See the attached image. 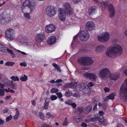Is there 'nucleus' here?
<instances>
[{"instance_id": "bf43d9fd", "label": "nucleus", "mask_w": 127, "mask_h": 127, "mask_svg": "<svg viewBox=\"0 0 127 127\" xmlns=\"http://www.w3.org/2000/svg\"><path fill=\"white\" fill-rule=\"evenodd\" d=\"M62 80L61 79H58L56 80L55 81V83H60L62 82Z\"/></svg>"}, {"instance_id": "680f3d73", "label": "nucleus", "mask_w": 127, "mask_h": 127, "mask_svg": "<svg viewBox=\"0 0 127 127\" xmlns=\"http://www.w3.org/2000/svg\"><path fill=\"white\" fill-rule=\"evenodd\" d=\"M4 123V121L0 118V125L3 124Z\"/></svg>"}, {"instance_id": "2f4dec72", "label": "nucleus", "mask_w": 127, "mask_h": 127, "mask_svg": "<svg viewBox=\"0 0 127 127\" xmlns=\"http://www.w3.org/2000/svg\"><path fill=\"white\" fill-rule=\"evenodd\" d=\"M53 66L56 68L57 71L59 72H61V71L60 68L59 67L58 65L55 63L53 64Z\"/></svg>"}, {"instance_id": "2eb2a0df", "label": "nucleus", "mask_w": 127, "mask_h": 127, "mask_svg": "<svg viewBox=\"0 0 127 127\" xmlns=\"http://www.w3.org/2000/svg\"><path fill=\"white\" fill-rule=\"evenodd\" d=\"M83 76L86 78H88L91 80L94 81L96 77V75L95 74L91 73H84Z\"/></svg>"}, {"instance_id": "69168bd1", "label": "nucleus", "mask_w": 127, "mask_h": 127, "mask_svg": "<svg viewBox=\"0 0 127 127\" xmlns=\"http://www.w3.org/2000/svg\"><path fill=\"white\" fill-rule=\"evenodd\" d=\"M19 117V116H18L15 115L14 116L13 118L14 120H16L18 119Z\"/></svg>"}, {"instance_id": "7c9ffc66", "label": "nucleus", "mask_w": 127, "mask_h": 127, "mask_svg": "<svg viewBox=\"0 0 127 127\" xmlns=\"http://www.w3.org/2000/svg\"><path fill=\"white\" fill-rule=\"evenodd\" d=\"M72 94V92L71 91L68 90L66 91L64 95L66 96L69 97Z\"/></svg>"}, {"instance_id": "39448f33", "label": "nucleus", "mask_w": 127, "mask_h": 127, "mask_svg": "<svg viewBox=\"0 0 127 127\" xmlns=\"http://www.w3.org/2000/svg\"><path fill=\"white\" fill-rule=\"evenodd\" d=\"M101 6L103 8H105L107 7L109 13V16L111 18L113 17L115 14V10L114 7L112 4H108L107 2L102 1L101 3Z\"/></svg>"}, {"instance_id": "aec40b11", "label": "nucleus", "mask_w": 127, "mask_h": 127, "mask_svg": "<svg viewBox=\"0 0 127 127\" xmlns=\"http://www.w3.org/2000/svg\"><path fill=\"white\" fill-rule=\"evenodd\" d=\"M109 77L110 79L116 81L120 77V75L117 74L112 73L110 74Z\"/></svg>"}, {"instance_id": "cd10ccee", "label": "nucleus", "mask_w": 127, "mask_h": 127, "mask_svg": "<svg viewBox=\"0 0 127 127\" xmlns=\"http://www.w3.org/2000/svg\"><path fill=\"white\" fill-rule=\"evenodd\" d=\"M49 104V100L48 99H46L45 100L44 106V108L45 109H47L48 108Z\"/></svg>"}, {"instance_id": "c03bdc74", "label": "nucleus", "mask_w": 127, "mask_h": 127, "mask_svg": "<svg viewBox=\"0 0 127 127\" xmlns=\"http://www.w3.org/2000/svg\"><path fill=\"white\" fill-rule=\"evenodd\" d=\"M57 98V97L56 95H52L50 97L52 101L56 99Z\"/></svg>"}, {"instance_id": "774afa93", "label": "nucleus", "mask_w": 127, "mask_h": 127, "mask_svg": "<svg viewBox=\"0 0 127 127\" xmlns=\"http://www.w3.org/2000/svg\"><path fill=\"white\" fill-rule=\"evenodd\" d=\"M3 112L4 113H6L8 112V111L6 109H4L3 110Z\"/></svg>"}, {"instance_id": "c85d7f7f", "label": "nucleus", "mask_w": 127, "mask_h": 127, "mask_svg": "<svg viewBox=\"0 0 127 127\" xmlns=\"http://www.w3.org/2000/svg\"><path fill=\"white\" fill-rule=\"evenodd\" d=\"M104 36H103V35H98L97 36V39L100 42H105V40H104Z\"/></svg>"}, {"instance_id": "3c124183", "label": "nucleus", "mask_w": 127, "mask_h": 127, "mask_svg": "<svg viewBox=\"0 0 127 127\" xmlns=\"http://www.w3.org/2000/svg\"><path fill=\"white\" fill-rule=\"evenodd\" d=\"M79 36V33L76 34V35L74 36L73 37V42H75V40L77 39L78 36Z\"/></svg>"}, {"instance_id": "9b49d317", "label": "nucleus", "mask_w": 127, "mask_h": 127, "mask_svg": "<svg viewBox=\"0 0 127 127\" xmlns=\"http://www.w3.org/2000/svg\"><path fill=\"white\" fill-rule=\"evenodd\" d=\"M110 73V72L108 69L105 68L102 69L100 71L99 75L101 78H105L106 76Z\"/></svg>"}, {"instance_id": "393cba45", "label": "nucleus", "mask_w": 127, "mask_h": 127, "mask_svg": "<svg viewBox=\"0 0 127 127\" xmlns=\"http://www.w3.org/2000/svg\"><path fill=\"white\" fill-rule=\"evenodd\" d=\"M73 119L75 122L77 123H79L81 122L82 120V117H78L77 116L74 117L73 118Z\"/></svg>"}, {"instance_id": "7ed1b4c3", "label": "nucleus", "mask_w": 127, "mask_h": 127, "mask_svg": "<svg viewBox=\"0 0 127 127\" xmlns=\"http://www.w3.org/2000/svg\"><path fill=\"white\" fill-rule=\"evenodd\" d=\"M77 62L79 64L84 66L90 65L94 62L92 59L88 57H81L79 58Z\"/></svg>"}, {"instance_id": "58836bf2", "label": "nucleus", "mask_w": 127, "mask_h": 127, "mask_svg": "<svg viewBox=\"0 0 127 127\" xmlns=\"http://www.w3.org/2000/svg\"><path fill=\"white\" fill-rule=\"evenodd\" d=\"M59 90L57 88H52L50 91V92L52 93H58Z\"/></svg>"}, {"instance_id": "603ef678", "label": "nucleus", "mask_w": 127, "mask_h": 127, "mask_svg": "<svg viewBox=\"0 0 127 127\" xmlns=\"http://www.w3.org/2000/svg\"><path fill=\"white\" fill-rule=\"evenodd\" d=\"M81 126L82 127H87L88 126L84 122L82 123Z\"/></svg>"}, {"instance_id": "6ab92c4d", "label": "nucleus", "mask_w": 127, "mask_h": 127, "mask_svg": "<svg viewBox=\"0 0 127 127\" xmlns=\"http://www.w3.org/2000/svg\"><path fill=\"white\" fill-rule=\"evenodd\" d=\"M56 38L54 36H52L48 38L47 39V43L50 45L54 44L56 41Z\"/></svg>"}, {"instance_id": "4be33fe9", "label": "nucleus", "mask_w": 127, "mask_h": 127, "mask_svg": "<svg viewBox=\"0 0 127 127\" xmlns=\"http://www.w3.org/2000/svg\"><path fill=\"white\" fill-rule=\"evenodd\" d=\"M98 114L100 115L98 116L99 119V122H103L104 120V119L103 115L104 114V113L102 111H99Z\"/></svg>"}, {"instance_id": "864d4df0", "label": "nucleus", "mask_w": 127, "mask_h": 127, "mask_svg": "<svg viewBox=\"0 0 127 127\" xmlns=\"http://www.w3.org/2000/svg\"><path fill=\"white\" fill-rule=\"evenodd\" d=\"M97 103H96L94 105V106L93 108V110L94 111L96 110L97 109Z\"/></svg>"}, {"instance_id": "4d7b16f0", "label": "nucleus", "mask_w": 127, "mask_h": 127, "mask_svg": "<svg viewBox=\"0 0 127 127\" xmlns=\"http://www.w3.org/2000/svg\"><path fill=\"white\" fill-rule=\"evenodd\" d=\"M104 90L105 93H106L107 92H109L110 90L109 88L107 87H105L104 88Z\"/></svg>"}, {"instance_id": "f03ea898", "label": "nucleus", "mask_w": 127, "mask_h": 127, "mask_svg": "<svg viewBox=\"0 0 127 127\" xmlns=\"http://www.w3.org/2000/svg\"><path fill=\"white\" fill-rule=\"evenodd\" d=\"M35 2L33 0H26L23 2L21 6V11L24 13V16L27 18L28 19L30 18L31 17L29 13H24L25 7L28 6L30 8L31 10L30 13H31L35 9Z\"/></svg>"}, {"instance_id": "e2e57ef3", "label": "nucleus", "mask_w": 127, "mask_h": 127, "mask_svg": "<svg viewBox=\"0 0 127 127\" xmlns=\"http://www.w3.org/2000/svg\"><path fill=\"white\" fill-rule=\"evenodd\" d=\"M10 89L9 88H8V89H4V90L7 93L10 92Z\"/></svg>"}, {"instance_id": "49530a36", "label": "nucleus", "mask_w": 127, "mask_h": 127, "mask_svg": "<svg viewBox=\"0 0 127 127\" xmlns=\"http://www.w3.org/2000/svg\"><path fill=\"white\" fill-rule=\"evenodd\" d=\"M56 95H57V97L59 98H61L63 97L62 94L61 92L57 93Z\"/></svg>"}, {"instance_id": "5fc2aeb1", "label": "nucleus", "mask_w": 127, "mask_h": 127, "mask_svg": "<svg viewBox=\"0 0 127 127\" xmlns=\"http://www.w3.org/2000/svg\"><path fill=\"white\" fill-rule=\"evenodd\" d=\"M20 64L21 66L24 67H26L27 66L26 63L25 62L21 63Z\"/></svg>"}, {"instance_id": "f704fd0d", "label": "nucleus", "mask_w": 127, "mask_h": 127, "mask_svg": "<svg viewBox=\"0 0 127 127\" xmlns=\"http://www.w3.org/2000/svg\"><path fill=\"white\" fill-rule=\"evenodd\" d=\"M10 78L14 81H19V78L17 76H12L10 77Z\"/></svg>"}, {"instance_id": "4c0bfd02", "label": "nucleus", "mask_w": 127, "mask_h": 127, "mask_svg": "<svg viewBox=\"0 0 127 127\" xmlns=\"http://www.w3.org/2000/svg\"><path fill=\"white\" fill-rule=\"evenodd\" d=\"M15 64V63L12 62H8L5 63V65L7 66H12Z\"/></svg>"}, {"instance_id": "a211bd4d", "label": "nucleus", "mask_w": 127, "mask_h": 127, "mask_svg": "<svg viewBox=\"0 0 127 127\" xmlns=\"http://www.w3.org/2000/svg\"><path fill=\"white\" fill-rule=\"evenodd\" d=\"M77 86V83L76 82H71L69 83H67L65 85V87L75 89Z\"/></svg>"}, {"instance_id": "423d86ee", "label": "nucleus", "mask_w": 127, "mask_h": 127, "mask_svg": "<svg viewBox=\"0 0 127 127\" xmlns=\"http://www.w3.org/2000/svg\"><path fill=\"white\" fill-rule=\"evenodd\" d=\"M57 10L54 6L50 5L48 6L46 9V14L49 17H52L57 14Z\"/></svg>"}, {"instance_id": "4468645a", "label": "nucleus", "mask_w": 127, "mask_h": 127, "mask_svg": "<svg viewBox=\"0 0 127 127\" xmlns=\"http://www.w3.org/2000/svg\"><path fill=\"white\" fill-rule=\"evenodd\" d=\"M60 12L59 14V18L62 21H64L66 19V15L64 9L63 8H59Z\"/></svg>"}, {"instance_id": "79ce46f5", "label": "nucleus", "mask_w": 127, "mask_h": 127, "mask_svg": "<svg viewBox=\"0 0 127 127\" xmlns=\"http://www.w3.org/2000/svg\"><path fill=\"white\" fill-rule=\"evenodd\" d=\"M46 115L47 116H49V117H48V119L52 118L53 119L54 118V116L52 114H51L49 112H48L46 114Z\"/></svg>"}, {"instance_id": "37998d69", "label": "nucleus", "mask_w": 127, "mask_h": 127, "mask_svg": "<svg viewBox=\"0 0 127 127\" xmlns=\"http://www.w3.org/2000/svg\"><path fill=\"white\" fill-rule=\"evenodd\" d=\"M12 116L11 115L8 116L6 118V122L9 121L12 119Z\"/></svg>"}, {"instance_id": "f3484780", "label": "nucleus", "mask_w": 127, "mask_h": 127, "mask_svg": "<svg viewBox=\"0 0 127 127\" xmlns=\"http://www.w3.org/2000/svg\"><path fill=\"white\" fill-rule=\"evenodd\" d=\"M97 7L95 6L90 7L88 9V13L89 15H91L96 13Z\"/></svg>"}, {"instance_id": "052dcab7", "label": "nucleus", "mask_w": 127, "mask_h": 127, "mask_svg": "<svg viewBox=\"0 0 127 127\" xmlns=\"http://www.w3.org/2000/svg\"><path fill=\"white\" fill-rule=\"evenodd\" d=\"M117 127H124L121 123H119L117 125Z\"/></svg>"}, {"instance_id": "412c9836", "label": "nucleus", "mask_w": 127, "mask_h": 127, "mask_svg": "<svg viewBox=\"0 0 127 127\" xmlns=\"http://www.w3.org/2000/svg\"><path fill=\"white\" fill-rule=\"evenodd\" d=\"M92 110V106L91 105H88L86 106L83 110V112L86 114L90 113Z\"/></svg>"}, {"instance_id": "13d9d810", "label": "nucleus", "mask_w": 127, "mask_h": 127, "mask_svg": "<svg viewBox=\"0 0 127 127\" xmlns=\"http://www.w3.org/2000/svg\"><path fill=\"white\" fill-rule=\"evenodd\" d=\"M32 41H30L29 40V41H28L27 43V44L30 46L32 45Z\"/></svg>"}, {"instance_id": "473e14b6", "label": "nucleus", "mask_w": 127, "mask_h": 127, "mask_svg": "<svg viewBox=\"0 0 127 127\" xmlns=\"http://www.w3.org/2000/svg\"><path fill=\"white\" fill-rule=\"evenodd\" d=\"M28 79V78L27 76L25 75H24L23 76H22L20 78V80L21 81L25 82L27 81Z\"/></svg>"}, {"instance_id": "6e6d98bb", "label": "nucleus", "mask_w": 127, "mask_h": 127, "mask_svg": "<svg viewBox=\"0 0 127 127\" xmlns=\"http://www.w3.org/2000/svg\"><path fill=\"white\" fill-rule=\"evenodd\" d=\"M71 105L72 106L73 108H75L76 107V105L75 103H72L71 104Z\"/></svg>"}, {"instance_id": "c9c22d12", "label": "nucleus", "mask_w": 127, "mask_h": 127, "mask_svg": "<svg viewBox=\"0 0 127 127\" xmlns=\"http://www.w3.org/2000/svg\"><path fill=\"white\" fill-rule=\"evenodd\" d=\"M39 116L40 118L43 121L45 120L44 115L42 112H40L39 113Z\"/></svg>"}, {"instance_id": "f8f14e48", "label": "nucleus", "mask_w": 127, "mask_h": 127, "mask_svg": "<svg viewBox=\"0 0 127 127\" xmlns=\"http://www.w3.org/2000/svg\"><path fill=\"white\" fill-rule=\"evenodd\" d=\"M0 23L2 24H5L7 22L10 21V18L7 15H4L3 14L0 16Z\"/></svg>"}, {"instance_id": "bb28decb", "label": "nucleus", "mask_w": 127, "mask_h": 127, "mask_svg": "<svg viewBox=\"0 0 127 127\" xmlns=\"http://www.w3.org/2000/svg\"><path fill=\"white\" fill-rule=\"evenodd\" d=\"M116 95V93H111L110 95L107 96L106 97L108 98V99H111L112 100L114 99V96Z\"/></svg>"}, {"instance_id": "9d476101", "label": "nucleus", "mask_w": 127, "mask_h": 127, "mask_svg": "<svg viewBox=\"0 0 127 127\" xmlns=\"http://www.w3.org/2000/svg\"><path fill=\"white\" fill-rule=\"evenodd\" d=\"M45 35L43 32H41L39 33H37L35 37L36 41L38 43H40L43 41L45 39Z\"/></svg>"}, {"instance_id": "72a5a7b5", "label": "nucleus", "mask_w": 127, "mask_h": 127, "mask_svg": "<svg viewBox=\"0 0 127 127\" xmlns=\"http://www.w3.org/2000/svg\"><path fill=\"white\" fill-rule=\"evenodd\" d=\"M8 52L11 55V57L13 58H14L16 57L14 53L12 50L8 49Z\"/></svg>"}, {"instance_id": "338daca9", "label": "nucleus", "mask_w": 127, "mask_h": 127, "mask_svg": "<svg viewBox=\"0 0 127 127\" xmlns=\"http://www.w3.org/2000/svg\"><path fill=\"white\" fill-rule=\"evenodd\" d=\"M4 86L5 85L4 84L0 83V87L1 88H3Z\"/></svg>"}, {"instance_id": "0e129e2a", "label": "nucleus", "mask_w": 127, "mask_h": 127, "mask_svg": "<svg viewBox=\"0 0 127 127\" xmlns=\"http://www.w3.org/2000/svg\"><path fill=\"white\" fill-rule=\"evenodd\" d=\"M32 104L34 106H35L36 105V103L34 100H33L32 102Z\"/></svg>"}, {"instance_id": "c756f323", "label": "nucleus", "mask_w": 127, "mask_h": 127, "mask_svg": "<svg viewBox=\"0 0 127 127\" xmlns=\"http://www.w3.org/2000/svg\"><path fill=\"white\" fill-rule=\"evenodd\" d=\"M0 49L1 51L3 53H6L7 52H8V49H7V48L5 47L4 46Z\"/></svg>"}, {"instance_id": "5701e85b", "label": "nucleus", "mask_w": 127, "mask_h": 127, "mask_svg": "<svg viewBox=\"0 0 127 127\" xmlns=\"http://www.w3.org/2000/svg\"><path fill=\"white\" fill-rule=\"evenodd\" d=\"M83 109V108L82 106L77 107L75 109V113L76 114H80L82 113Z\"/></svg>"}, {"instance_id": "8fccbe9b", "label": "nucleus", "mask_w": 127, "mask_h": 127, "mask_svg": "<svg viewBox=\"0 0 127 127\" xmlns=\"http://www.w3.org/2000/svg\"><path fill=\"white\" fill-rule=\"evenodd\" d=\"M4 94V92L3 90L1 89H0V95L3 96Z\"/></svg>"}, {"instance_id": "1a4fd4ad", "label": "nucleus", "mask_w": 127, "mask_h": 127, "mask_svg": "<svg viewBox=\"0 0 127 127\" xmlns=\"http://www.w3.org/2000/svg\"><path fill=\"white\" fill-rule=\"evenodd\" d=\"M5 35L10 40H12L15 38V32L13 29H9L6 30L5 32Z\"/></svg>"}, {"instance_id": "a878e982", "label": "nucleus", "mask_w": 127, "mask_h": 127, "mask_svg": "<svg viewBox=\"0 0 127 127\" xmlns=\"http://www.w3.org/2000/svg\"><path fill=\"white\" fill-rule=\"evenodd\" d=\"M102 35L104 37V40H105V42L107 41L109 39L110 35L108 33L105 32Z\"/></svg>"}, {"instance_id": "dca6fc26", "label": "nucleus", "mask_w": 127, "mask_h": 127, "mask_svg": "<svg viewBox=\"0 0 127 127\" xmlns=\"http://www.w3.org/2000/svg\"><path fill=\"white\" fill-rule=\"evenodd\" d=\"M95 27V23L92 21H90L88 22L86 24L85 28L87 30H92L94 29Z\"/></svg>"}, {"instance_id": "0eeeda50", "label": "nucleus", "mask_w": 127, "mask_h": 127, "mask_svg": "<svg viewBox=\"0 0 127 127\" xmlns=\"http://www.w3.org/2000/svg\"><path fill=\"white\" fill-rule=\"evenodd\" d=\"M79 34L80 39L83 41L87 40L90 37V34L86 31L82 30L79 33Z\"/></svg>"}, {"instance_id": "b1692460", "label": "nucleus", "mask_w": 127, "mask_h": 127, "mask_svg": "<svg viewBox=\"0 0 127 127\" xmlns=\"http://www.w3.org/2000/svg\"><path fill=\"white\" fill-rule=\"evenodd\" d=\"M105 48L104 46L102 45L98 46L96 49V51L97 52H101L103 51Z\"/></svg>"}, {"instance_id": "6e6552de", "label": "nucleus", "mask_w": 127, "mask_h": 127, "mask_svg": "<svg viewBox=\"0 0 127 127\" xmlns=\"http://www.w3.org/2000/svg\"><path fill=\"white\" fill-rule=\"evenodd\" d=\"M65 11L68 16L71 15L72 13V9L69 3L68 2L64 3L63 5Z\"/></svg>"}, {"instance_id": "a19ab883", "label": "nucleus", "mask_w": 127, "mask_h": 127, "mask_svg": "<svg viewBox=\"0 0 127 127\" xmlns=\"http://www.w3.org/2000/svg\"><path fill=\"white\" fill-rule=\"evenodd\" d=\"M10 85V88L13 89H16L17 88V86L15 84H13V83Z\"/></svg>"}, {"instance_id": "09e8293b", "label": "nucleus", "mask_w": 127, "mask_h": 127, "mask_svg": "<svg viewBox=\"0 0 127 127\" xmlns=\"http://www.w3.org/2000/svg\"><path fill=\"white\" fill-rule=\"evenodd\" d=\"M94 85V83L93 82H89L88 85V87H91L93 86Z\"/></svg>"}, {"instance_id": "de8ad7c7", "label": "nucleus", "mask_w": 127, "mask_h": 127, "mask_svg": "<svg viewBox=\"0 0 127 127\" xmlns=\"http://www.w3.org/2000/svg\"><path fill=\"white\" fill-rule=\"evenodd\" d=\"M13 83V81H8V82L6 83V84L8 86H9L10 87V85L12 84Z\"/></svg>"}, {"instance_id": "ea45409f", "label": "nucleus", "mask_w": 127, "mask_h": 127, "mask_svg": "<svg viewBox=\"0 0 127 127\" xmlns=\"http://www.w3.org/2000/svg\"><path fill=\"white\" fill-rule=\"evenodd\" d=\"M68 123L67 118V117L65 118L64 121L63 122L62 125L63 126H66Z\"/></svg>"}, {"instance_id": "f257e3e1", "label": "nucleus", "mask_w": 127, "mask_h": 127, "mask_svg": "<svg viewBox=\"0 0 127 127\" xmlns=\"http://www.w3.org/2000/svg\"><path fill=\"white\" fill-rule=\"evenodd\" d=\"M122 52V48L118 44L114 46L108 48L106 52V55L110 57L114 58L121 55Z\"/></svg>"}, {"instance_id": "e433bc0d", "label": "nucleus", "mask_w": 127, "mask_h": 127, "mask_svg": "<svg viewBox=\"0 0 127 127\" xmlns=\"http://www.w3.org/2000/svg\"><path fill=\"white\" fill-rule=\"evenodd\" d=\"M91 122H95L97 120L99 121V119L98 118V116L97 117H94L90 119Z\"/></svg>"}, {"instance_id": "ddd939ff", "label": "nucleus", "mask_w": 127, "mask_h": 127, "mask_svg": "<svg viewBox=\"0 0 127 127\" xmlns=\"http://www.w3.org/2000/svg\"><path fill=\"white\" fill-rule=\"evenodd\" d=\"M46 32L47 33H51L54 31L55 30V26L52 24L46 25L45 27Z\"/></svg>"}, {"instance_id": "a18cd8bd", "label": "nucleus", "mask_w": 127, "mask_h": 127, "mask_svg": "<svg viewBox=\"0 0 127 127\" xmlns=\"http://www.w3.org/2000/svg\"><path fill=\"white\" fill-rule=\"evenodd\" d=\"M41 127H52V126H50L47 124H42L41 126Z\"/></svg>"}, {"instance_id": "20e7f679", "label": "nucleus", "mask_w": 127, "mask_h": 127, "mask_svg": "<svg viewBox=\"0 0 127 127\" xmlns=\"http://www.w3.org/2000/svg\"><path fill=\"white\" fill-rule=\"evenodd\" d=\"M125 83H122L119 90V95L123 97L124 100L127 101V79L124 81Z\"/></svg>"}]
</instances>
